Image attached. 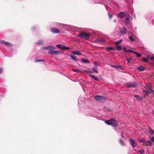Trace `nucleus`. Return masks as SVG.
<instances>
[{"label":"nucleus","instance_id":"nucleus-1","mask_svg":"<svg viewBox=\"0 0 154 154\" xmlns=\"http://www.w3.org/2000/svg\"><path fill=\"white\" fill-rule=\"evenodd\" d=\"M105 122L107 124L111 125L113 127H116L118 124L116 120L112 118H111L110 120L106 121Z\"/></svg>","mask_w":154,"mask_h":154},{"label":"nucleus","instance_id":"nucleus-2","mask_svg":"<svg viewBox=\"0 0 154 154\" xmlns=\"http://www.w3.org/2000/svg\"><path fill=\"white\" fill-rule=\"evenodd\" d=\"M145 88L146 89L145 91L146 94L151 93L153 92V90L151 88V86L150 84H146Z\"/></svg>","mask_w":154,"mask_h":154},{"label":"nucleus","instance_id":"nucleus-3","mask_svg":"<svg viewBox=\"0 0 154 154\" xmlns=\"http://www.w3.org/2000/svg\"><path fill=\"white\" fill-rule=\"evenodd\" d=\"M90 35V34L87 33H81L78 35L79 37L86 40H88L89 39Z\"/></svg>","mask_w":154,"mask_h":154},{"label":"nucleus","instance_id":"nucleus-4","mask_svg":"<svg viewBox=\"0 0 154 154\" xmlns=\"http://www.w3.org/2000/svg\"><path fill=\"white\" fill-rule=\"evenodd\" d=\"M95 99L101 102H104L105 100L103 96L97 95L95 97Z\"/></svg>","mask_w":154,"mask_h":154},{"label":"nucleus","instance_id":"nucleus-5","mask_svg":"<svg viewBox=\"0 0 154 154\" xmlns=\"http://www.w3.org/2000/svg\"><path fill=\"white\" fill-rule=\"evenodd\" d=\"M130 143L133 147L134 148L137 146V142L134 139L131 138L130 139Z\"/></svg>","mask_w":154,"mask_h":154},{"label":"nucleus","instance_id":"nucleus-6","mask_svg":"<svg viewBox=\"0 0 154 154\" xmlns=\"http://www.w3.org/2000/svg\"><path fill=\"white\" fill-rule=\"evenodd\" d=\"M127 86L128 88H135L137 86V84L135 82H130L127 84Z\"/></svg>","mask_w":154,"mask_h":154},{"label":"nucleus","instance_id":"nucleus-7","mask_svg":"<svg viewBox=\"0 0 154 154\" xmlns=\"http://www.w3.org/2000/svg\"><path fill=\"white\" fill-rule=\"evenodd\" d=\"M118 16L121 18H124V17L127 16L126 14L123 12H119L118 14Z\"/></svg>","mask_w":154,"mask_h":154},{"label":"nucleus","instance_id":"nucleus-8","mask_svg":"<svg viewBox=\"0 0 154 154\" xmlns=\"http://www.w3.org/2000/svg\"><path fill=\"white\" fill-rule=\"evenodd\" d=\"M71 53L78 55L81 56L82 55V54L78 51L73 50L71 51Z\"/></svg>","mask_w":154,"mask_h":154},{"label":"nucleus","instance_id":"nucleus-9","mask_svg":"<svg viewBox=\"0 0 154 154\" xmlns=\"http://www.w3.org/2000/svg\"><path fill=\"white\" fill-rule=\"evenodd\" d=\"M51 30L53 33H59L60 32V30L57 29L52 28L51 29Z\"/></svg>","mask_w":154,"mask_h":154},{"label":"nucleus","instance_id":"nucleus-10","mask_svg":"<svg viewBox=\"0 0 154 154\" xmlns=\"http://www.w3.org/2000/svg\"><path fill=\"white\" fill-rule=\"evenodd\" d=\"M48 49L50 50L48 51V53L50 54V52L51 51H53L56 48L51 46H48Z\"/></svg>","mask_w":154,"mask_h":154},{"label":"nucleus","instance_id":"nucleus-11","mask_svg":"<svg viewBox=\"0 0 154 154\" xmlns=\"http://www.w3.org/2000/svg\"><path fill=\"white\" fill-rule=\"evenodd\" d=\"M130 22V20L129 17H127L125 18L124 21V23L125 25L126 26H127V25Z\"/></svg>","mask_w":154,"mask_h":154},{"label":"nucleus","instance_id":"nucleus-12","mask_svg":"<svg viewBox=\"0 0 154 154\" xmlns=\"http://www.w3.org/2000/svg\"><path fill=\"white\" fill-rule=\"evenodd\" d=\"M51 54H58L60 53V51H51L50 52Z\"/></svg>","mask_w":154,"mask_h":154},{"label":"nucleus","instance_id":"nucleus-13","mask_svg":"<svg viewBox=\"0 0 154 154\" xmlns=\"http://www.w3.org/2000/svg\"><path fill=\"white\" fill-rule=\"evenodd\" d=\"M145 143L144 145L146 146H152V142H151L150 141H149V140L147 141L146 142H145V143Z\"/></svg>","mask_w":154,"mask_h":154},{"label":"nucleus","instance_id":"nucleus-14","mask_svg":"<svg viewBox=\"0 0 154 154\" xmlns=\"http://www.w3.org/2000/svg\"><path fill=\"white\" fill-rule=\"evenodd\" d=\"M120 32L122 34H125L127 32V29L125 28L124 27L121 30Z\"/></svg>","mask_w":154,"mask_h":154},{"label":"nucleus","instance_id":"nucleus-15","mask_svg":"<svg viewBox=\"0 0 154 154\" xmlns=\"http://www.w3.org/2000/svg\"><path fill=\"white\" fill-rule=\"evenodd\" d=\"M145 69L144 67L143 66H139L137 68V69L139 71H144Z\"/></svg>","mask_w":154,"mask_h":154},{"label":"nucleus","instance_id":"nucleus-16","mask_svg":"<svg viewBox=\"0 0 154 154\" xmlns=\"http://www.w3.org/2000/svg\"><path fill=\"white\" fill-rule=\"evenodd\" d=\"M69 56H70V57L71 58L72 60H77V57L75 56L74 55H70Z\"/></svg>","mask_w":154,"mask_h":154},{"label":"nucleus","instance_id":"nucleus-17","mask_svg":"<svg viewBox=\"0 0 154 154\" xmlns=\"http://www.w3.org/2000/svg\"><path fill=\"white\" fill-rule=\"evenodd\" d=\"M44 42L43 41L39 40L36 42V44L39 45H42L44 44Z\"/></svg>","mask_w":154,"mask_h":154},{"label":"nucleus","instance_id":"nucleus-18","mask_svg":"<svg viewBox=\"0 0 154 154\" xmlns=\"http://www.w3.org/2000/svg\"><path fill=\"white\" fill-rule=\"evenodd\" d=\"M133 2V0H129V1H128V0H126L125 1V2L126 4H129L130 5H132V3Z\"/></svg>","mask_w":154,"mask_h":154},{"label":"nucleus","instance_id":"nucleus-19","mask_svg":"<svg viewBox=\"0 0 154 154\" xmlns=\"http://www.w3.org/2000/svg\"><path fill=\"white\" fill-rule=\"evenodd\" d=\"M115 50V48H113L112 47H106V50L107 51H109L110 50Z\"/></svg>","mask_w":154,"mask_h":154},{"label":"nucleus","instance_id":"nucleus-20","mask_svg":"<svg viewBox=\"0 0 154 154\" xmlns=\"http://www.w3.org/2000/svg\"><path fill=\"white\" fill-rule=\"evenodd\" d=\"M82 61L85 63H89V61L87 59H82Z\"/></svg>","mask_w":154,"mask_h":154},{"label":"nucleus","instance_id":"nucleus-21","mask_svg":"<svg viewBox=\"0 0 154 154\" xmlns=\"http://www.w3.org/2000/svg\"><path fill=\"white\" fill-rule=\"evenodd\" d=\"M89 75L91 77H92L94 79H95L96 80H99V78H98L96 76L93 75L91 74H90Z\"/></svg>","mask_w":154,"mask_h":154},{"label":"nucleus","instance_id":"nucleus-22","mask_svg":"<svg viewBox=\"0 0 154 154\" xmlns=\"http://www.w3.org/2000/svg\"><path fill=\"white\" fill-rule=\"evenodd\" d=\"M111 66L116 69H121V66H116L114 65H111Z\"/></svg>","mask_w":154,"mask_h":154},{"label":"nucleus","instance_id":"nucleus-23","mask_svg":"<svg viewBox=\"0 0 154 154\" xmlns=\"http://www.w3.org/2000/svg\"><path fill=\"white\" fill-rule=\"evenodd\" d=\"M126 59L127 60L128 63H131L132 62V59L130 58H129L128 57H126Z\"/></svg>","mask_w":154,"mask_h":154},{"label":"nucleus","instance_id":"nucleus-24","mask_svg":"<svg viewBox=\"0 0 154 154\" xmlns=\"http://www.w3.org/2000/svg\"><path fill=\"white\" fill-rule=\"evenodd\" d=\"M69 49H70V48L67 47H66L65 46H63L61 48V49L62 50H69Z\"/></svg>","mask_w":154,"mask_h":154},{"label":"nucleus","instance_id":"nucleus-25","mask_svg":"<svg viewBox=\"0 0 154 154\" xmlns=\"http://www.w3.org/2000/svg\"><path fill=\"white\" fill-rule=\"evenodd\" d=\"M116 48L119 51H120L122 49L121 46L120 45H116Z\"/></svg>","mask_w":154,"mask_h":154},{"label":"nucleus","instance_id":"nucleus-26","mask_svg":"<svg viewBox=\"0 0 154 154\" xmlns=\"http://www.w3.org/2000/svg\"><path fill=\"white\" fill-rule=\"evenodd\" d=\"M123 49L126 52H129V51H130V50L129 49H127V48L126 47H125V46L123 47Z\"/></svg>","mask_w":154,"mask_h":154},{"label":"nucleus","instance_id":"nucleus-27","mask_svg":"<svg viewBox=\"0 0 154 154\" xmlns=\"http://www.w3.org/2000/svg\"><path fill=\"white\" fill-rule=\"evenodd\" d=\"M128 38L130 41H132V42H133L135 41V39L132 36H129Z\"/></svg>","mask_w":154,"mask_h":154},{"label":"nucleus","instance_id":"nucleus-28","mask_svg":"<svg viewBox=\"0 0 154 154\" xmlns=\"http://www.w3.org/2000/svg\"><path fill=\"white\" fill-rule=\"evenodd\" d=\"M93 71L95 72H97V67H94L92 68Z\"/></svg>","mask_w":154,"mask_h":154},{"label":"nucleus","instance_id":"nucleus-29","mask_svg":"<svg viewBox=\"0 0 154 154\" xmlns=\"http://www.w3.org/2000/svg\"><path fill=\"white\" fill-rule=\"evenodd\" d=\"M97 42H103L104 41V40L103 38H101L99 39H98L96 41Z\"/></svg>","mask_w":154,"mask_h":154},{"label":"nucleus","instance_id":"nucleus-30","mask_svg":"<svg viewBox=\"0 0 154 154\" xmlns=\"http://www.w3.org/2000/svg\"><path fill=\"white\" fill-rule=\"evenodd\" d=\"M72 71L74 72H81L82 71L78 69H72Z\"/></svg>","mask_w":154,"mask_h":154},{"label":"nucleus","instance_id":"nucleus-31","mask_svg":"<svg viewBox=\"0 0 154 154\" xmlns=\"http://www.w3.org/2000/svg\"><path fill=\"white\" fill-rule=\"evenodd\" d=\"M5 45H8L9 46H12V44L10 43H9V42H6L5 44Z\"/></svg>","mask_w":154,"mask_h":154},{"label":"nucleus","instance_id":"nucleus-32","mask_svg":"<svg viewBox=\"0 0 154 154\" xmlns=\"http://www.w3.org/2000/svg\"><path fill=\"white\" fill-rule=\"evenodd\" d=\"M138 152L140 153V154H142L144 153V150L143 149V150H139L138 151Z\"/></svg>","mask_w":154,"mask_h":154},{"label":"nucleus","instance_id":"nucleus-33","mask_svg":"<svg viewBox=\"0 0 154 154\" xmlns=\"http://www.w3.org/2000/svg\"><path fill=\"white\" fill-rule=\"evenodd\" d=\"M119 142L123 146L125 145V143L122 140L120 139L119 140Z\"/></svg>","mask_w":154,"mask_h":154},{"label":"nucleus","instance_id":"nucleus-34","mask_svg":"<svg viewBox=\"0 0 154 154\" xmlns=\"http://www.w3.org/2000/svg\"><path fill=\"white\" fill-rule=\"evenodd\" d=\"M135 54L138 57H141L142 56V55L141 54H140L139 53H137V52H136Z\"/></svg>","mask_w":154,"mask_h":154},{"label":"nucleus","instance_id":"nucleus-35","mask_svg":"<svg viewBox=\"0 0 154 154\" xmlns=\"http://www.w3.org/2000/svg\"><path fill=\"white\" fill-rule=\"evenodd\" d=\"M135 97H136V99L137 100H141V99H142L140 97H139L138 95H135Z\"/></svg>","mask_w":154,"mask_h":154},{"label":"nucleus","instance_id":"nucleus-36","mask_svg":"<svg viewBox=\"0 0 154 154\" xmlns=\"http://www.w3.org/2000/svg\"><path fill=\"white\" fill-rule=\"evenodd\" d=\"M44 60H43L42 59H40V60H38V59H36L35 60V62H38L41 61H43Z\"/></svg>","mask_w":154,"mask_h":154},{"label":"nucleus","instance_id":"nucleus-37","mask_svg":"<svg viewBox=\"0 0 154 154\" xmlns=\"http://www.w3.org/2000/svg\"><path fill=\"white\" fill-rule=\"evenodd\" d=\"M56 46L59 48L61 49L62 45L60 44H57L56 45Z\"/></svg>","mask_w":154,"mask_h":154},{"label":"nucleus","instance_id":"nucleus-38","mask_svg":"<svg viewBox=\"0 0 154 154\" xmlns=\"http://www.w3.org/2000/svg\"><path fill=\"white\" fill-rule=\"evenodd\" d=\"M139 141L140 142H142V143H145V140L144 139H143L142 140L140 139V140H139Z\"/></svg>","mask_w":154,"mask_h":154},{"label":"nucleus","instance_id":"nucleus-39","mask_svg":"<svg viewBox=\"0 0 154 154\" xmlns=\"http://www.w3.org/2000/svg\"><path fill=\"white\" fill-rule=\"evenodd\" d=\"M142 60L145 62H148V60L146 58H143L142 59Z\"/></svg>","mask_w":154,"mask_h":154},{"label":"nucleus","instance_id":"nucleus-40","mask_svg":"<svg viewBox=\"0 0 154 154\" xmlns=\"http://www.w3.org/2000/svg\"><path fill=\"white\" fill-rule=\"evenodd\" d=\"M149 132L152 134H153L154 133V131L151 128L149 129Z\"/></svg>","mask_w":154,"mask_h":154},{"label":"nucleus","instance_id":"nucleus-41","mask_svg":"<svg viewBox=\"0 0 154 154\" xmlns=\"http://www.w3.org/2000/svg\"><path fill=\"white\" fill-rule=\"evenodd\" d=\"M6 42V41H5L2 40H0V43H2V44H5Z\"/></svg>","mask_w":154,"mask_h":154},{"label":"nucleus","instance_id":"nucleus-42","mask_svg":"<svg viewBox=\"0 0 154 154\" xmlns=\"http://www.w3.org/2000/svg\"><path fill=\"white\" fill-rule=\"evenodd\" d=\"M48 46L46 47H43L42 48V50H45V49H48Z\"/></svg>","mask_w":154,"mask_h":154},{"label":"nucleus","instance_id":"nucleus-43","mask_svg":"<svg viewBox=\"0 0 154 154\" xmlns=\"http://www.w3.org/2000/svg\"><path fill=\"white\" fill-rule=\"evenodd\" d=\"M150 140L152 142H154V136L151 137L150 138Z\"/></svg>","mask_w":154,"mask_h":154},{"label":"nucleus","instance_id":"nucleus-44","mask_svg":"<svg viewBox=\"0 0 154 154\" xmlns=\"http://www.w3.org/2000/svg\"><path fill=\"white\" fill-rule=\"evenodd\" d=\"M108 16L110 19L112 18V15L109 13H108Z\"/></svg>","mask_w":154,"mask_h":154},{"label":"nucleus","instance_id":"nucleus-45","mask_svg":"<svg viewBox=\"0 0 154 154\" xmlns=\"http://www.w3.org/2000/svg\"><path fill=\"white\" fill-rule=\"evenodd\" d=\"M129 52H131L132 53L134 54H136V53L137 52H135V51H134L133 50H130V51H129Z\"/></svg>","mask_w":154,"mask_h":154},{"label":"nucleus","instance_id":"nucleus-46","mask_svg":"<svg viewBox=\"0 0 154 154\" xmlns=\"http://www.w3.org/2000/svg\"><path fill=\"white\" fill-rule=\"evenodd\" d=\"M94 66H95V67H97V64L96 62H94Z\"/></svg>","mask_w":154,"mask_h":154},{"label":"nucleus","instance_id":"nucleus-47","mask_svg":"<svg viewBox=\"0 0 154 154\" xmlns=\"http://www.w3.org/2000/svg\"><path fill=\"white\" fill-rule=\"evenodd\" d=\"M121 41V40H120L119 41L116 42H115L116 44V45H117L118 44H119Z\"/></svg>","mask_w":154,"mask_h":154},{"label":"nucleus","instance_id":"nucleus-48","mask_svg":"<svg viewBox=\"0 0 154 154\" xmlns=\"http://www.w3.org/2000/svg\"><path fill=\"white\" fill-rule=\"evenodd\" d=\"M3 72V69L2 68H0V73H1Z\"/></svg>","mask_w":154,"mask_h":154},{"label":"nucleus","instance_id":"nucleus-49","mask_svg":"<svg viewBox=\"0 0 154 154\" xmlns=\"http://www.w3.org/2000/svg\"><path fill=\"white\" fill-rule=\"evenodd\" d=\"M150 59L151 60H154V57H150Z\"/></svg>","mask_w":154,"mask_h":154},{"label":"nucleus","instance_id":"nucleus-50","mask_svg":"<svg viewBox=\"0 0 154 154\" xmlns=\"http://www.w3.org/2000/svg\"><path fill=\"white\" fill-rule=\"evenodd\" d=\"M88 72L89 73H91L92 72L91 71H88Z\"/></svg>","mask_w":154,"mask_h":154},{"label":"nucleus","instance_id":"nucleus-51","mask_svg":"<svg viewBox=\"0 0 154 154\" xmlns=\"http://www.w3.org/2000/svg\"><path fill=\"white\" fill-rule=\"evenodd\" d=\"M152 113L153 115V116H154V111L152 112Z\"/></svg>","mask_w":154,"mask_h":154},{"label":"nucleus","instance_id":"nucleus-52","mask_svg":"<svg viewBox=\"0 0 154 154\" xmlns=\"http://www.w3.org/2000/svg\"><path fill=\"white\" fill-rule=\"evenodd\" d=\"M146 57L147 58H148L149 57V55H146Z\"/></svg>","mask_w":154,"mask_h":154},{"label":"nucleus","instance_id":"nucleus-53","mask_svg":"<svg viewBox=\"0 0 154 154\" xmlns=\"http://www.w3.org/2000/svg\"><path fill=\"white\" fill-rule=\"evenodd\" d=\"M114 22H116L117 21L116 20H114Z\"/></svg>","mask_w":154,"mask_h":154},{"label":"nucleus","instance_id":"nucleus-54","mask_svg":"<svg viewBox=\"0 0 154 154\" xmlns=\"http://www.w3.org/2000/svg\"><path fill=\"white\" fill-rule=\"evenodd\" d=\"M134 18H136V16H135V14H134Z\"/></svg>","mask_w":154,"mask_h":154}]
</instances>
